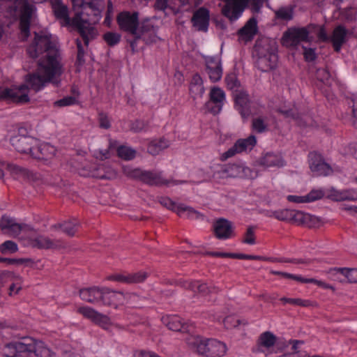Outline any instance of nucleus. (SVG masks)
<instances>
[{"instance_id":"a878e982","label":"nucleus","mask_w":357,"mask_h":357,"mask_svg":"<svg viewBox=\"0 0 357 357\" xmlns=\"http://www.w3.org/2000/svg\"><path fill=\"white\" fill-rule=\"evenodd\" d=\"M257 33V22L255 17H251L245 24L238 31L239 40L248 42L253 39Z\"/></svg>"},{"instance_id":"aec40b11","label":"nucleus","mask_w":357,"mask_h":357,"mask_svg":"<svg viewBox=\"0 0 357 357\" xmlns=\"http://www.w3.org/2000/svg\"><path fill=\"white\" fill-rule=\"evenodd\" d=\"M267 215L270 218L273 217L280 221L289 222L293 224H296V221H300L303 217L301 211L287 208L268 211Z\"/></svg>"},{"instance_id":"680f3d73","label":"nucleus","mask_w":357,"mask_h":357,"mask_svg":"<svg viewBox=\"0 0 357 357\" xmlns=\"http://www.w3.org/2000/svg\"><path fill=\"white\" fill-rule=\"evenodd\" d=\"M225 81L228 88L230 89H234L235 88L238 87L240 85V83L237 79L235 74L228 75L225 78Z\"/></svg>"},{"instance_id":"423d86ee","label":"nucleus","mask_w":357,"mask_h":357,"mask_svg":"<svg viewBox=\"0 0 357 357\" xmlns=\"http://www.w3.org/2000/svg\"><path fill=\"white\" fill-rule=\"evenodd\" d=\"M313 28H316V26L310 24L306 27L289 29L283 34V44L286 46H296L301 42L309 41V33Z\"/></svg>"},{"instance_id":"5701e85b","label":"nucleus","mask_w":357,"mask_h":357,"mask_svg":"<svg viewBox=\"0 0 357 357\" xmlns=\"http://www.w3.org/2000/svg\"><path fill=\"white\" fill-rule=\"evenodd\" d=\"M209 10L205 8L197 10L192 17L193 26L197 31H206L209 24Z\"/></svg>"},{"instance_id":"72a5a7b5","label":"nucleus","mask_w":357,"mask_h":357,"mask_svg":"<svg viewBox=\"0 0 357 357\" xmlns=\"http://www.w3.org/2000/svg\"><path fill=\"white\" fill-rule=\"evenodd\" d=\"M162 323L174 331H183L184 326L182 319L176 315L165 316L162 318Z\"/></svg>"},{"instance_id":"e433bc0d","label":"nucleus","mask_w":357,"mask_h":357,"mask_svg":"<svg viewBox=\"0 0 357 357\" xmlns=\"http://www.w3.org/2000/svg\"><path fill=\"white\" fill-rule=\"evenodd\" d=\"M19 356L22 353H31L33 339L29 337H23L20 340L14 341Z\"/></svg>"},{"instance_id":"4d7b16f0","label":"nucleus","mask_w":357,"mask_h":357,"mask_svg":"<svg viewBox=\"0 0 357 357\" xmlns=\"http://www.w3.org/2000/svg\"><path fill=\"white\" fill-rule=\"evenodd\" d=\"M158 202L164 207L176 213V206L178 204H176V203L172 201L170 198L167 197H161L159 198Z\"/></svg>"},{"instance_id":"20e7f679","label":"nucleus","mask_w":357,"mask_h":357,"mask_svg":"<svg viewBox=\"0 0 357 357\" xmlns=\"http://www.w3.org/2000/svg\"><path fill=\"white\" fill-rule=\"evenodd\" d=\"M73 7L77 11L75 17L90 18L93 24H98L105 9L103 0H71Z\"/></svg>"},{"instance_id":"f03ea898","label":"nucleus","mask_w":357,"mask_h":357,"mask_svg":"<svg viewBox=\"0 0 357 357\" xmlns=\"http://www.w3.org/2000/svg\"><path fill=\"white\" fill-rule=\"evenodd\" d=\"M116 22L120 31L129 33L137 39H144L146 33L153 32V25L146 19L139 22V13L122 11L116 16Z\"/></svg>"},{"instance_id":"7ed1b4c3","label":"nucleus","mask_w":357,"mask_h":357,"mask_svg":"<svg viewBox=\"0 0 357 357\" xmlns=\"http://www.w3.org/2000/svg\"><path fill=\"white\" fill-rule=\"evenodd\" d=\"M186 343L192 350L205 357H223L227 350L224 342L215 339L204 340L190 335L186 338Z\"/></svg>"},{"instance_id":"5fc2aeb1","label":"nucleus","mask_w":357,"mask_h":357,"mask_svg":"<svg viewBox=\"0 0 357 357\" xmlns=\"http://www.w3.org/2000/svg\"><path fill=\"white\" fill-rule=\"evenodd\" d=\"M0 250L2 253L10 252H16L18 250L17 245L12 241H6L0 245Z\"/></svg>"},{"instance_id":"cd10ccee","label":"nucleus","mask_w":357,"mask_h":357,"mask_svg":"<svg viewBox=\"0 0 357 357\" xmlns=\"http://www.w3.org/2000/svg\"><path fill=\"white\" fill-rule=\"evenodd\" d=\"M229 178H252V171L250 168L240 165L229 164L225 165Z\"/></svg>"},{"instance_id":"a19ab883","label":"nucleus","mask_w":357,"mask_h":357,"mask_svg":"<svg viewBox=\"0 0 357 357\" xmlns=\"http://www.w3.org/2000/svg\"><path fill=\"white\" fill-rule=\"evenodd\" d=\"M280 301H282L284 303H290L292 305H296L298 306L302 307H310V306H315L316 303H313L309 300H303L301 298H286L282 297L280 298Z\"/></svg>"},{"instance_id":"f704fd0d","label":"nucleus","mask_w":357,"mask_h":357,"mask_svg":"<svg viewBox=\"0 0 357 357\" xmlns=\"http://www.w3.org/2000/svg\"><path fill=\"white\" fill-rule=\"evenodd\" d=\"M52 9L57 19L63 20L66 24L70 23V17L68 15V8L59 1L52 3Z\"/></svg>"},{"instance_id":"c85d7f7f","label":"nucleus","mask_w":357,"mask_h":357,"mask_svg":"<svg viewBox=\"0 0 357 357\" xmlns=\"http://www.w3.org/2000/svg\"><path fill=\"white\" fill-rule=\"evenodd\" d=\"M328 197L335 202L357 200V194L354 190H337L331 189Z\"/></svg>"},{"instance_id":"864d4df0","label":"nucleus","mask_w":357,"mask_h":357,"mask_svg":"<svg viewBox=\"0 0 357 357\" xmlns=\"http://www.w3.org/2000/svg\"><path fill=\"white\" fill-rule=\"evenodd\" d=\"M167 283L171 284V285H176V286H180L185 289H189L192 291H195V282L193 281H188L184 280H174V281H168Z\"/></svg>"},{"instance_id":"39448f33","label":"nucleus","mask_w":357,"mask_h":357,"mask_svg":"<svg viewBox=\"0 0 357 357\" xmlns=\"http://www.w3.org/2000/svg\"><path fill=\"white\" fill-rule=\"evenodd\" d=\"M123 172L126 176L131 179L139 181L150 186L167 185L171 183V181L162 177V172L147 171L130 167H123ZM172 183L177 184V182L174 181H172Z\"/></svg>"},{"instance_id":"49530a36","label":"nucleus","mask_w":357,"mask_h":357,"mask_svg":"<svg viewBox=\"0 0 357 357\" xmlns=\"http://www.w3.org/2000/svg\"><path fill=\"white\" fill-rule=\"evenodd\" d=\"M22 278L17 275L14 279H13L10 282L12 284L9 287L8 295L12 296L13 295L17 294L20 290L22 289Z\"/></svg>"},{"instance_id":"4c0bfd02","label":"nucleus","mask_w":357,"mask_h":357,"mask_svg":"<svg viewBox=\"0 0 357 357\" xmlns=\"http://www.w3.org/2000/svg\"><path fill=\"white\" fill-rule=\"evenodd\" d=\"M31 353L37 357H52L51 350L46 347L44 342L33 339Z\"/></svg>"},{"instance_id":"58836bf2","label":"nucleus","mask_w":357,"mask_h":357,"mask_svg":"<svg viewBox=\"0 0 357 357\" xmlns=\"http://www.w3.org/2000/svg\"><path fill=\"white\" fill-rule=\"evenodd\" d=\"M168 146L169 143L165 139L153 140L148 146V152L153 155H156Z\"/></svg>"},{"instance_id":"de8ad7c7","label":"nucleus","mask_w":357,"mask_h":357,"mask_svg":"<svg viewBox=\"0 0 357 357\" xmlns=\"http://www.w3.org/2000/svg\"><path fill=\"white\" fill-rule=\"evenodd\" d=\"M277 18L289 21L293 18V9L290 7H282L275 11Z\"/></svg>"},{"instance_id":"2f4dec72","label":"nucleus","mask_w":357,"mask_h":357,"mask_svg":"<svg viewBox=\"0 0 357 357\" xmlns=\"http://www.w3.org/2000/svg\"><path fill=\"white\" fill-rule=\"evenodd\" d=\"M259 164L266 167H280L283 165V160L280 154L268 152L259 159Z\"/></svg>"},{"instance_id":"a211bd4d","label":"nucleus","mask_w":357,"mask_h":357,"mask_svg":"<svg viewBox=\"0 0 357 357\" xmlns=\"http://www.w3.org/2000/svg\"><path fill=\"white\" fill-rule=\"evenodd\" d=\"M206 71L213 82L219 81L222 75L220 59L218 56H206Z\"/></svg>"},{"instance_id":"473e14b6","label":"nucleus","mask_w":357,"mask_h":357,"mask_svg":"<svg viewBox=\"0 0 357 357\" xmlns=\"http://www.w3.org/2000/svg\"><path fill=\"white\" fill-rule=\"evenodd\" d=\"M277 337L273 333L270 331L262 333L258 337L256 351H259L261 347L270 349L275 345Z\"/></svg>"},{"instance_id":"dca6fc26","label":"nucleus","mask_w":357,"mask_h":357,"mask_svg":"<svg viewBox=\"0 0 357 357\" xmlns=\"http://www.w3.org/2000/svg\"><path fill=\"white\" fill-rule=\"evenodd\" d=\"M310 158V168L315 176H328L332 173L331 167L320 154L311 153Z\"/></svg>"},{"instance_id":"1a4fd4ad","label":"nucleus","mask_w":357,"mask_h":357,"mask_svg":"<svg viewBox=\"0 0 357 357\" xmlns=\"http://www.w3.org/2000/svg\"><path fill=\"white\" fill-rule=\"evenodd\" d=\"M10 142L17 151L31 158L38 141L31 136L18 134L10 139Z\"/></svg>"},{"instance_id":"3c124183","label":"nucleus","mask_w":357,"mask_h":357,"mask_svg":"<svg viewBox=\"0 0 357 357\" xmlns=\"http://www.w3.org/2000/svg\"><path fill=\"white\" fill-rule=\"evenodd\" d=\"M117 153L121 158L126 160H132L135 156V151L126 146L119 147Z\"/></svg>"},{"instance_id":"774afa93","label":"nucleus","mask_w":357,"mask_h":357,"mask_svg":"<svg viewBox=\"0 0 357 357\" xmlns=\"http://www.w3.org/2000/svg\"><path fill=\"white\" fill-rule=\"evenodd\" d=\"M316 77L321 82H324L330 78V73L326 69L320 68L316 72Z\"/></svg>"},{"instance_id":"338daca9","label":"nucleus","mask_w":357,"mask_h":357,"mask_svg":"<svg viewBox=\"0 0 357 357\" xmlns=\"http://www.w3.org/2000/svg\"><path fill=\"white\" fill-rule=\"evenodd\" d=\"M243 243L247 244L253 245L255 243V237L254 229L252 227L248 228L245 233V238L243 240Z\"/></svg>"},{"instance_id":"bf43d9fd","label":"nucleus","mask_w":357,"mask_h":357,"mask_svg":"<svg viewBox=\"0 0 357 357\" xmlns=\"http://www.w3.org/2000/svg\"><path fill=\"white\" fill-rule=\"evenodd\" d=\"M77 102L76 98L74 96H67L60 99L54 102V105L58 107H66L75 104Z\"/></svg>"},{"instance_id":"393cba45","label":"nucleus","mask_w":357,"mask_h":357,"mask_svg":"<svg viewBox=\"0 0 357 357\" xmlns=\"http://www.w3.org/2000/svg\"><path fill=\"white\" fill-rule=\"evenodd\" d=\"M235 103L243 118L250 114V98L248 94L243 90H236L234 94Z\"/></svg>"},{"instance_id":"79ce46f5","label":"nucleus","mask_w":357,"mask_h":357,"mask_svg":"<svg viewBox=\"0 0 357 357\" xmlns=\"http://www.w3.org/2000/svg\"><path fill=\"white\" fill-rule=\"evenodd\" d=\"M252 128L255 132L261 133L267 130L268 123L263 117L254 118L252 121Z\"/></svg>"},{"instance_id":"c9c22d12","label":"nucleus","mask_w":357,"mask_h":357,"mask_svg":"<svg viewBox=\"0 0 357 357\" xmlns=\"http://www.w3.org/2000/svg\"><path fill=\"white\" fill-rule=\"evenodd\" d=\"M186 213V217L190 220H198L203 218V215L195 210L193 208L183 204H178L176 206V214L181 217L183 213Z\"/></svg>"},{"instance_id":"a18cd8bd","label":"nucleus","mask_w":357,"mask_h":357,"mask_svg":"<svg viewBox=\"0 0 357 357\" xmlns=\"http://www.w3.org/2000/svg\"><path fill=\"white\" fill-rule=\"evenodd\" d=\"M149 274L146 271H138L136 273H129V284H138L144 282Z\"/></svg>"},{"instance_id":"f257e3e1","label":"nucleus","mask_w":357,"mask_h":357,"mask_svg":"<svg viewBox=\"0 0 357 357\" xmlns=\"http://www.w3.org/2000/svg\"><path fill=\"white\" fill-rule=\"evenodd\" d=\"M34 34V39L28 46L26 52L29 57L38 59L36 72L26 75L28 86L21 85L12 88L0 86V100L23 104L29 102L28 88L37 92L47 83L59 86V77L63 70L56 45L52 41L50 35L42 32H35Z\"/></svg>"},{"instance_id":"9b49d317","label":"nucleus","mask_w":357,"mask_h":357,"mask_svg":"<svg viewBox=\"0 0 357 357\" xmlns=\"http://www.w3.org/2000/svg\"><path fill=\"white\" fill-rule=\"evenodd\" d=\"M77 312L105 330H108L112 325L111 319L107 315L102 314L92 307H80L77 309Z\"/></svg>"},{"instance_id":"e2e57ef3","label":"nucleus","mask_w":357,"mask_h":357,"mask_svg":"<svg viewBox=\"0 0 357 357\" xmlns=\"http://www.w3.org/2000/svg\"><path fill=\"white\" fill-rule=\"evenodd\" d=\"M76 44L77 47V63L79 65H82L84 63V50L79 39L76 40Z\"/></svg>"},{"instance_id":"37998d69","label":"nucleus","mask_w":357,"mask_h":357,"mask_svg":"<svg viewBox=\"0 0 357 357\" xmlns=\"http://www.w3.org/2000/svg\"><path fill=\"white\" fill-rule=\"evenodd\" d=\"M224 326L227 329H232L236 328L241 324L243 326L248 325V321L245 320H241L236 319L233 316H228L224 319Z\"/></svg>"},{"instance_id":"9d476101","label":"nucleus","mask_w":357,"mask_h":357,"mask_svg":"<svg viewBox=\"0 0 357 357\" xmlns=\"http://www.w3.org/2000/svg\"><path fill=\"white\" fill-rule=\"evenodd\" d=\"M29 245L40 250H60L66 248V243L62 239H53L45 235H38L29 241Z\"/></svg>"},{"instance_id":"09e8293b","label":"nucleus","mask_w":357,"mask_h":357,"mask_svg":"<svg viewBox=\"0 0 357 357\" xmlns=\"http://www.w3.org/2000/svg\"><path fill=\"white\" fill-rule=\"evenodd\" d=\"M195 282L196 283L195 287V292H198L203 295H208L215 289V287L209 286L205 282H202L198 280H195Z\"/></svg>"},{"instance_id":"6e6552de","label":"nucleus","mask_w":357,"mask_h":357,"mask_svg":"<svg viewBox=\"0 0 357 357\" xmlns=\"http://www.w3.org/2000/svg\"><path fill=\"white\" fill-rule=\"evenodd\" d=\"M73 24L83 38L86 46H88L89 41L95 39L98 35V30L94 26L96 24H93L90 18L74 17Z\"/></svg>"},{"instance_id":"69168bd1","label":"nucleus","mask_w":357,"mask_h":357,"mask_svg":"<svg viewBox=\"0 0 357 357\" xmlns=\"http://www.w3.org/2000/svg\"><path fill=\"white\" fill-rule=\"evenodd\" d=\"M147 127V123L142 120H136L131 123L130 129L136 132L144 130Z\"/></svg>"},{"instance_id":"4be33fe9","label":"nucleus","mask_w":357,"mask_h":357,"mask_svg":"<svg viewBox=\"0 0 357 357\" xmlns=\"http://www.w3.org/2000/svg\"><path fill=\"white\" fill-rule=\"evenodd\" d=\"M7 168L12 174L20 176L29 182H37L41 180V176L39 173L31 171L17 165L8 164Z\"/></svg>"},{"instance_id":"13d9d810","label":"nucleus","mask_w":357,"mask_h":357,"mask_svg":"<svg viewBox=\"0 0 357 357\" xmlns=\"http://www.w3.org/2000/svg\"><path fill=\"white\" fill-rule=\"evenodd\" d=\"M94 163L86 162L77 169L78 174L82 176H93Z\"/></svg>"},{"instance_id":"7c9ffc66","label":"nucleus","mask_w":357,"mask_h":357,"mask_svg":"<svg viewBox=\"0 0 357 357\" xmlns=\"http://www.w3.org/2000/svg\"><path fill=\"white\" fill-rule=\"evenodd\" d=\"M92 167L93 169L92 177L100 179H113L116 176V172L110 167L94 164Z\"/></svg>"},{"instance_id":"052dcab7","label":"nucleus","mask_w":357,"mask_h":357,"mask_svg":"<svg viewBox=\"0 0 357 357\" xmlns=\"http://www.w3.org/2000/svg\"><path fill=\"white\" fill-rule=\"evenodd\" d=\"M17 275L15 274L13 272L7 271H0V284L3 285L7 282H10L13 279H14Z\"/></svg>"},{"instance_id":"f8f14e48","label":"nucleus","mask_w":357,"mask_h":357,"mask_svg":"<svg viewBox=\"0 0 357 357\" xmlns=\"http://www.w3.org/2000/svg\"><path fill=\"white\" fill-rule=\"evenodd\" d=\"M213 232L219 240H226L234 236L233 224L225 218H219L213 223Z\"/></svg>"},{"instance_id":"ea45409f","label":"nucleus","mask_w":357,"mask_h":357,"mask_svg":"<svg viewBox=\"0 0 357 357\" xmlns=\"http://www.w3.org/2000/svg\"><path fill=\"white\" fill-rule=\"evenodd\" d=\"M301 215L303 217L301 218L300 221H296V225H303L308 227H314L319 222L317 218L312 216L310 214L301 212Z\"/></svg>"},{"instance_id":"c756f323","label":"nucleus","mask_w":357,"mask_h":357,"mask_svg":"<svg viewBox=\"0 0 357 357\" xmlns=\"http://www.w3.org/2000/svg\"><path fill=\"white\" fill-rule=\"evenodd\" d=\"M79 296L84 301L96 303L100 301L101 289L96 287L82 289L79 291Z\"/></svg>"},{"instance_id":"b1692460","label":"nucleus","mask_w":357,"mask_h":357,"mask_svg":"<svg viewBox=\"0 0 357 357\" xmlns=\"http://www.w3.org/2000/svg\"><path fill=\"white\" fill-rule=\"evenodd\" d=\"M0 229L1 231L12 237H17L21 233L23 226L8 216L3 215L0 220Z\"/></svg>"},{"instance_id":"f3484780","label":"nucleus","mask_w":357,"mask_h":357,"mask_svg":"<svg viewBox=\"0 0 357 357\" xmlns=\"http://www.w3.org/2000/svg\"><path fill=\"white\" fill-rule=\"evenodd\" d=\"M34 12L33 6L29 3H24L22 8L21 15L20 18V29L21 32V39L25 40L29 36L30 20Z\"/></svg>"},{"instance_id":"4468645a","label":"nucleus","mask_w":357,"mask_h":357,"mask_svg":"<svg viewBox=\"0 0 357 357\" xmlns=\"http://www.w3.org/2000/svg\"><path fill=\"white\" fill-rule=\"evenodd\" d=\"M126 296L122 291H114L109 288L101 289L100 301L102 305L116 308L123 303Z\"/></svg>"},{"instance_id":"6ab92c4d","label":"nucleus","mask_w":357,"mask_h":357,"mask_svg":"<svg viewBox=\"0 0 357 357\" xmlns=\"http://www.w3.org/2000/svg\"><path fill=\"white\" fill-rule=\"evenodd\" d=\"M331 274L340 282L357 283V268H335L331 270Z\"/></svg>"},{"instance_id":"2eb2a0df","label":"nucleus","mask_w":357,"mask_h":357,"mask_svg":"<svg viewBox=\"0 0 357 357\" xmlns=\"http://www.w3.org/2000/svg\"><path fill=\"white\" fill-rule=\"evenodd\" d=\"M256 142V137L254 135H250L246 139H238L233 146L222 154V158L226 160L234 156L236 153H239L246 150H251L255 146Z\"/></svg>"},{"instance_id":"c03bdc74","label":"nucleus","mask_w":357,"mask_h":357,"mask_svg":"<svg viewBox=\"0 0 357 357\" xmlns=\"http://www.w3.org/2000/svg\"><path fill=\"white\" fill-rule=\"evenodd\" d=\"M102 38L109 46L112 47L120 42L121 35L116 32L108 31L103 35Z\"/></svg>"},{"instance_id":"bb28decb","label":"nucleus","mask_w":357,"mask_h":357,"mask_svg":"<svg viewBox=\"0 0 357 357\" xmlns=\"http://www.w3.org/2000/svg\"><path fill=\"white\" fill-rule=\"evenodd\" d=\"M348 30L342 25L336 26L330 38L335 52H339L344 43L347 41Z\"/></svg>"},{"instance_id":"0e129e2a","label":"nucleus","mask_w":357,"mask_h":357,"mask_svg":"<svg viewBox=\"0 0 357 357\" xmlns=\"http://www.w3.org/2000/svg\"><path fill=\"white\" fill-rule=\"evenodd\" d=\"M324 193L321 190H312L308 195H306V199L308 202H313L322 198Z\"/></svg>"},{"instance_id":"8fccbe9b","label":"nucleus","mask_w":357,"mask_h":357,"mask_svg":"<svg viewBox=\"0 0 357 357\" xmlns=\"http://www.w3.org/2000/svg\"><path fill=\"white\" fill-rule=\"evenodd\" d=\"M77 225V222L70 220L64 222L63 223H62V225H60V227H62V230L65 234L72 237L75 234L76 228Z\"/></svg>"},{"instance_id":"ddd939ff","label":"nucleus","mask_w":357,"mask_h":357,"mask_svg":"<svg viewBox=\"0 0 357 357\" xmlns=\"http://www.w3.org/2000/svg\"><path fill=\"white\" fill-rule=\"evenodd\" d=\"M225 98V92L220 88H212L210 92V100L205 105L206 110L213 114H218L222 109Z\"/></svg>"},{"instance_id":"603ef678","label":"nucleus","mask_w":357,"mask_h":357,"mask_svg":"<svg viewBox=\"0 0 357 357\" xmlns=\"http://www.w3.org/2000/svg\"><path fill=\"white\" fill-rule=\"evenodd\" d=\"M2 352L6 357H19L14 341L6 344L2 349Z\"/></svg>"},{"instance_id":"0eeeda50","label":"nucleus","mask_w":357,"mask_h":357,"mask_svg":"<svg viewBox=\"0 0 357 357\" xmlns=\"http://www.w3.org/2000/svg\"><path fill=\"white\" fill-rule=\"evenodd\" d=\"M275 51L276 46L275 43L270 48H266L265 47L258 48L259 57L257 64L261 71H268L276 67L278 58Z\"/></svg>"},{"instance_id":"6e6d98bb","label":"nucleus","mask_w":357,"mask_h":357,"mask_svg":"<svg viewBox=\"0 0 357 357\" xmlns=\"http://www.w3.org/2000/svg\"><path fill=\"white\" fill-rule=\"evenodd\" d=\"M228 178L229 176L225 165L219 167L213 174V178L216 182H220L221 180Z\"/></svg>"},{"instance_id":"412c9836","label":"nucleus","mask_w":357,"mask_h":357,"mask_svg":"<svg viewBox=\"0 0 357 357\" xmlns=\"http://www.w3.org/2000/svg\"><path fill=\"white\" fill-rule=\"evenodd\" d=\"M56 153V149L49 143L40 144L38 142V145L35 149L33 153H32L31 158L38 160H43L47 162L54 158Z\"/></svg>"}]
</instances>
